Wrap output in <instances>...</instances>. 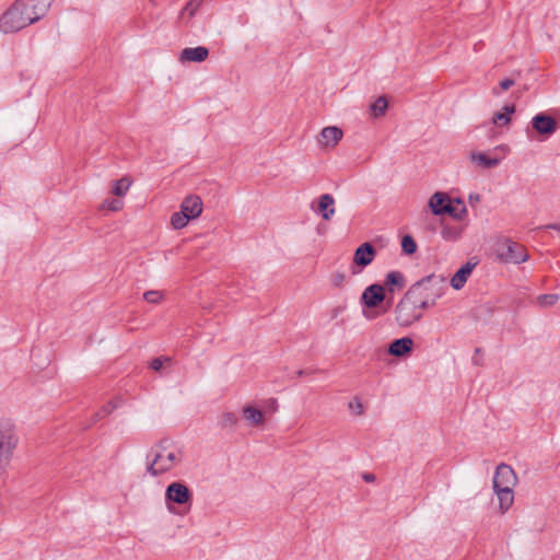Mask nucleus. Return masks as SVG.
<instances>
[{"label": "nucleus", "mask_w": 560, "mask_h": 560, "mask_svg": "<svg viewBox=\"0 0 560 560\" xmlns=\"http://www.w3.org/2000/svg\"><path fill=\"white\" fill-rule=\"evenodd\" d=\"M363 479L366 481V482H373L375 480V476L373 474H364L363 475Z\"/></svg>", "instance_id": "nucleus-40"}, {"label": "nucleus", "mask_w": 560, "mask_h": 560, "mask_svg": "<svg viewBox=\"0 0 560 560\" xmlns=\"http://www.w3.org/2000/svg\"><path fill=\"white\" fill-rule=\"evenodd\" d=\"M209 56L208 48L203 46L198 47H188L182 50L180 60L182 61H192V62H202Z\"/></svg>", "instance_id": "nucleus-15"}, {"label": "nucleus", "mask_w": 560, "mask_h": 560, "mask_svg": "<svg viewBox=\"0 0 560 560\" xmlns=\"http://www.w3.org/2000/svg\"><path fill=\"white\" fill-rule=\"evenodd\" d=\"M446 289V278L443 275L435 273L423 277L409 288V290H415L416 296L421 293L431 296V294H435L434 290H436L439 299L444 295Z\"/></svg>", "instance_id": "nucleus-4"}, {"label": "nucleus", "mask_w": 560, "mask_h": 560, "mask_svg": "<svg viewBox=\"0 0 560 560\" xmlns=\"http://www.w3.org/2000/svg\"><path fill=\"white\" fill-rule=\"evenodd\" d=\"M152 2H154L155 0H151Z\"/></svg>", "instance_id": "nucleus-46"}, {"label": "nucleus", "mask_w": 560, "mask_h": 560, "mask_svg": "<svg viewBox=\"0 0 560 560\" xmlns=\"http://www.w3.org/2000/svg\"><path fill=\"white\" fill-rule=\"evenodd\" d=\"M435 294H431V296H427L421 294L417 295V306L418 310L422 313L423 310H428L430 307H433L439 300V292L434 290Z\"/></svg>", "instance_id": "nucleus-23"}, {"label": "nucleus", "mask_w": 560, "mask_h": 560, "mask_svg": "<svg viewBox=\"0 0 560 560\" xmlns=\"http://www.w3.org/2000/svg\"><path fill=\"white\" fill-rule=\"evenodd\" d=\"M533 128L542 136H551L557 131L558 125L556 119L545 113L535 115L532 119Z\"/></svg>", "instance_id": "nucleus-9"}, {"label": "nucleus", "mask_w": 560, "mask_h": 560, "mask_svg": "<svg viewBox=\"0 0 560 560\" xmlns=\"http://www.w3.org/2000/svg\"><path fill=\"white\" fill-rule=\"evenodd\" d=\"M375 255H376V250L371 243L365 242V243L361 244L355 249L354 255H353V264L355 266L360 267V269L358 271L352 270V273H358L363 268L369 266L373 261Z\"/></svg>", "instance_id": "nucleus-8"}, {"label": "nucleus", "mask_w": 560, "mask_h": 560, "mask_svg": "<svg viewBox=\"0 0 560 560\" xmlns=\"http://www.w3.org/2000/svg\"><path fill=\"white\" fill-rule=\"evenodd\" d=\"M462 228L445 225L442 228L441 235L445 241H456L462 235Z\"/></svg>", "instance_id": "nucleus-26"}, {"label": "nucleus", "mask_w": 560, "mask_h": 560, "mask_svg": "<svg viewBox=\"0 0 560 560\" xmlns=\"http://www.w3.org/2000/svg\"><path fill=\"white\" fill-rule=\"evenodd\" d=\"M23 1H14V3L0 16V31L2 33H15L36 22L37 16L32 19L22 16L20 5Z\"/></svg>", "instance_id": "nucleus-3"}, {"label": "nucleus", "mask_w": 560, "mask_h": 560, "mask_svg": "<svg viewBox=\"0 0 560 560\" xmlns=\"http://www.w3.org/2000/svg\"><path fill=\"white\" fill-rule=\"evenodd\" d=\"M387 107H388L387 100L384 96H380L370 106L371 115L374 118L382 117L385 115Z\"/></svg>", "instance_id": "nucleus-24"}, {"label": "nucleus", "mask_w": 560, "mask_h": 560, "mask_svg": "<svg viewBox=\"0 0 560 560\" xmlns=\"http://www.w3.org/2000/svg\"><path fill=\"white\" fill-rule=\"evenodd\" d=\"M502 513L506 512L514 502L513 489H494Z\"/></svg>", "instance_id": "nucleus-20"}, {"label": "nucleus", "mask_w": 560, "mask_h": 560, "mask_svg": "<svg viewBox=\"0 0 560 560\" xmlns=\"http://www.w3.org/2000/svg\"><path fill=\"white\" fill-rule=\"evenodd\" d=\"M171 362H172V359L170 357L161 355V357L154 358L151 361L150 368L155 372H160L165 364H170Z\"/></svg>", "instance_id": "nucleus-32"}, {"label": "nucleus", "mask_w": 560, "mask_h": 560, "mask_svg": "<svg viewBox=\"0 0 560 560\" xmlns=\"http://www.w3.org/2000/svg\"><path fill=\"white\" fill-rule=\"evenodd\" d=\"M478 261L474 259H469L465 265H463L452 277L451 279V285L455 290H460L465 283L467 282L469 276L471 275L472 270L477 266Z\"/></svg>", "instance_id": "nucleus-11"}, {"label": "nucleus", "mask_w": 560, "mask_h": 560, "mask_svg": "<svg viewBox=\"0 0 560 560\" xmlns=\"http://www.w3.org/2000/svg\"><path fill=\"white\" fill-rule=\"evenodd\" d=\"M345 280H346V276L343 273H337L334 277V284L336 287H341L343 284Z\"/></svg>", "instance_id": "nucleus-36"}, {"label": "nucleus", "mask_w": 560, "mask_h": 560, "mask_svg": "<svg viewBox=\"0 0 560 560\" xmlns=\"http://www.w3.org/2000/svg\"><path fill=\"white\" fill-rule=\"evenodd\" d=\"M498 257L504 262L521 264L528 260L526 248L510 238H504L498 245Z\"/></svg>", "instance_id": "nucleus-5"}, {"label": "nucleus", "mask_w": 560, "mask_h": 560, "mask_svg": "<svg viewBox=\"0 0 560 560\" xmlns=\"http://www.w3.org/2000/svg\"><path fill=\"white\" fill-rule=\"evenodd\" d=\"M417 306L415 290H408L395 307V320L399 327H410L422 318Z\"/></svg>", "instance_id": "nucleus-2"}, {"label": "nucleus", "mask_w": 560, "mask_h": 560, "mask_svg": "<svg viewBox=\"0 0 560 560\" xmlns=\"http://www.w3.org/2000/svg\"><path fill=\"white\" fill-rule=\"evenodd\" d=\"M238 422V419L234 412H224L219 420V425L223 429L235 427Z\"/></svg>", "instance_id": "nucleus-31"}, {"label": "nucleus", "mask_w": 560, "mask_h": 560, "mask_svg": "<svg viewBox=\"0 0 560 560\" xmlns=\"http://www.w3.org/2000/svg\"><path fill=\"white\" fill-rule=\"evenodd\" d=\"M446 209L450 210L445 211V214H450L452 218L456 220H462L465 213L467 212V209L460 199H455L450 205L447 203Z\"/></svg>", "instance_id": "nucleus-21"}, {"label": "nucleus", "mask_w": 560, "mask_h": 560, "mask_svg": "<svg viewBox=\"0 0 560 560\" xmlns=\"http://www.w3.org/2000/svg\"><path fill=\"white\" fill-rule=\"evenodd\" d=\"M504 113H495L492 117L493 124L508 125L511 121L510 115L515 112L514 105H505L503 107Z\"/></svg>", "instance_id": "nucleus-25"}, {"label": "nucleus", "mask_w": 560, "mask_h": 560, "mask_svg": "<svg viewBox=\"0 0 560 560\" xmlns=\"http://www.w3.org/2000/svg\"><path fill=\"white\" fill-rule=\"evenodd\" d=\"M469 201L470 202H479L480 201V196L479 195H469Z\"/></svg>", "instance_id": "nucleus-41"}, {"label": "nucleus", "mask_w": 560, "mask_h": 560, "mask_svg": "<svg viewBox=\"0 0 560 560\" xmlns=\"http://www.w3.org/2000/svg\"><path fill=\"white\" fill-rule=\"evenodd\" d=\"M539 229H551L560 233V222L557 223H549L544 226H540Z\"/></svg>", "instance_id": "nucleus-38"}, {"label": "nucleus", "mask_w": 560, "mask_h": 560, "mask_svg": "<svg viewBox=\"0 0 560 560\" xmlns=\"http://www.w3.org/2000/svg\"><path fill=\"white\" fill-rule=\"evenodd\" d=\"M342 130L336 126L323 128L319 143L325 147H335L342 138Z\"/></svg>", "instance_id": "nucleus-16"}, {"label": "nucleus", "mask_w": 560, "mask_h": 560, "mask_svg": "<svg viewBox=\"0 0 560 560\" xmlns=\"http://www.w3.org/2000/svg\"><path fill=\"white\" fill-rule=\"evenodd\" d=\"M243 415H244L245 420L253 427L260 425L265 420L264 412L254 406H249V405L244 406Z\"/></svg>", "instance_id": "nucleus-18"}, {"label": "nucleus", "mask_w": 560, "mask_h": 560, "mask_svg": "<svg viewBox=\"0 0 560 560\" xmlns=\"http://www.w3.org/2000/svg\"><path fill=\"white\" fill-rule=\"evenodd\" d=\"M401 249L406 255H412L417 250V243L411 235H405L401 240Z\"/></svg>", "instance_id": "nucleus-30"}, {"label": "nucleus", "mask_w": 560, "mask_h": 560, "mask_svg": "<svg viewBox=\"0 0 560 560\" xmlns=\"http://www.w3.org/2000/svg\"><path fill=\"white\" fill-rule=\"evenodd\" d=\"M203 1L205 0H190L182 10V14L188 13L189 16H194Z\"/></svg>", "instance_id": "nucleus-34"}, {"label": "nucleus", "mask_w": 560, "mask_h": 560, "mask_svg": "<svg viewBox=\"0 0 560 560\" xmlns=\"http://www.w3.org/2000/svg\"><path fill=\"white\" fill-rule=\"evenodd\" d=\"M385 284L389 291H394L393 287H397L398 289H402L405 285V277L399 271H390L386 276Z\"/></svg>", "instance_id": "nucleus-22"}, {"label": "nucleus", "mask_w": 560, "mask_h": 560, "mask_svg": "<svg viewBox=\"0 0 560 560\" xmlns=\"http://www.w3.org/2000/svg\"><path fill=\"white\" fill-rule=\"evenodd\" d=\"M472 162L477 163L482 168H492L500 164L501 160L499 158H489L487 154L482 152H474L470 155Z\"/></svg>", "instance_id": "nucleus-19"}, {"label": "nucleus", "mask_w": 560, "mask_h": 560, "mask_svg": "<svg viewBox=\"0 0 560 560\" xmlns=\"http://www.w3.org/2000/svg\"><path fill=\"white\" fill-rule=\"evenodd\" d=\"M355 409H359L358 413H361L362 412V405L360 402H358V405L355 406Z\"/></svg>", "instance_id": "nucleus-43"}, {"label": "nucleus", "mask_w": 560, "mask_h": 560, "mask_svg": "<svg viewBox=\"0 0 560 560\" xmlns=\"http://www.w3.org/2000/svg\"><path fill=\"white\" fill-rule=\"evenodd\" d=\"M475 353H476V354L481 353V349L477 348V349L475 350Z\"/></svg>", "instance_id": "nucleus-45"}, {"label": "nucleus", "mask_w": 560, "mask_h": 560, "mask_svg": "<svg viewBox=\"0 0 560 560\" xmlns=\"http://www.w3.org/2000/svg\"><path fill=\"white\" fill-rule=\"evenodd\" d=\"M385 299L384 289L381 284L374 283L369 285L362 293L361 301L369 307L374 308L378 306Z\"/></svg>", "instance_id": "nucleus-10"}, {"label": "nucleus", "mask_w": 560, "mask_h": 560, "mask_svg": "<svg viewBox=\"0 0 560 560\" xmlns=\"http://www.w3.org/2000/svg\"><path fill=\"white\" fill-rule=\"evenodd\" d=\"M413 348V340L410 337H402L393 340L387 348V352L396 358L409 354Z\"/></svg>", "instance_id": "nucleus-12"}, {"label": "nucleus", "mask_w": 560, "mask_h": 560, "mask_svg": "<svg viewBox=\"0 0 560 560\" xmlns=\"http://www.w3.org/2000/svg\"><path fill=\"white\" fill-rule=\"evenodd\" d=\"M179 462L180 456L178 452L166 451L162 446L152 447L147 454L145 471L156 477L171 470Z\"/></svg>", "instance_id": "nucleus-1"}, {"label": "nucleus", "mask_w": 560, "mask_h": 560, "mask_svg": "<svg viewBox=\"0 0 560 560\" xmlns=\"http://www.w3.org/2000/svg\"><path fill=\"white\" fill-rule=\"evenodd\" d=\"M334 205L335 199L330 194H324L319 197L317 212L320 213L324 220L329 221L334 217L336 212Z\"/></svg>", "instance_id": "nucleus-17"}, {"label": "nucleus", "mask_w": 560, "mask_h": 560, "mask_svg": "<svg viewBox=\"0 0 560 560\" xmlns=\"http://www.w3.org/2000/svg\"><path fill=\"white\" fill-rule=\"evenodd\" d=\"M180 210L189 217V219L198 218L202 212V201L200 197L190 195L186 197L182 205Z\"/></svg>", "instance_id": "nucleus-13"}, {"label": "nucleus", "mask_w": 560, "mask_h": 560, "mask_svg": "<svg viewBox=\"0 0 560 560\" xmlns=\"http://www.w3.org/2000/svg\"><path fill=\"white\" fill-rule=\"evenodd\" d=\"M355 409H359L358 413H361L362 412V405L360 402H358V405L355 406Z\"/></svg>", "instance_id": "nucleus-44"}, {"label": "nucleus", "mask_w": 560, "mask_h": 560, "mask_svg": "<svg viewBox=\"0 0 560 560\" xmlns=\"http://www.w3.org/2000/svg\"><path fill=\"white\" fill-rule=\"evenodd\" d=\"M131 182L127 177H122L119 180H115L113 183L112 191L116 196H124L128 191Z\"/></svg>", "instance_id": "nucleus-27"}, {"label": "nucleus", "mask_w": 560, "mask_h": 560, "mask_svg": "<svg viewBox=\"0 0 560 560\" xmlns=\"http://www.w3.org/2000/svg\"><path fill=\"white\" fill-rule=\"evenodd\" d=\"M163 298V293L158 290H150L143 293V299L148 303L156 304L159 303Z\"/></svg>", "instance_id": "nucleus-33"}, {"label": "nucleus", "mask_w": 560, "mask_h": 560, "mask_svg": "<svg viewBox=\"0 0 560 560\" xmlns=\"http://www.w3.org/2000/svg\"><path fill=\"white\" fill-rule=\"evenodd\" d=\"M117 408V406L113 402V401H109L107 402L106 405H104L96 413H95V419L94 421H97L98 419H102V418H105L106 416H108L109 413H112L115 409Z\"/></svg>", "instance_id": "nucleus-35"}, {"label": "nucleus", "mask_w": 560, "mask_h": 560, "mask_svg": "<svg viewBox=\"0 0 560 560\" xmlns=\"http://www.w3.org/2000/svg\"><path fill=\"white\" fill-rule=\"evenodd\" d=\"M307 374L306 370H299L295 372L296 377H302Z\"/></svg>", "instance_id": "nucleus-42"}, {"label": "nucleus", "mask_w": 560, "mask_h": 560, "mask_svg": "<svg viewBox=\"0 0 560 560\" xmlns=\"http://www.w3.org/2000/svg\"><path fill=\"white\" fill-rule=\"evenodd\" d=\"M517 477L511 466L500 464L493 477V489H513L516 485Z\"/></svg>", "instance_id": "nucleus-7"}, {"label": "nucleus", "mask_w": 560, "mask_h": 560, "mask_svg": "<svg viewBox=\"0 0 560 560\" xmlns=\"http://www.w3.org/2000/svg\"><path fill=\"white\" fill-rule=\"evenodd\" d=\"M451 202L452 200L450 199L447 194L438 191L431 196L429 200V208L431 209L434 215H441L445 214V211L450 210L446 209V207L447 203L450 205Z\"/></svg>", "instance_id": "nucleus-14"}, {"label": "nucleus", "mask_w": 560, "mask_h": 560, "mask_svg": "<svg viewBox=\"0 0 560 560\" xmlns=\"http://www.w3.org/2000/svg\"><path fill=\"white\" fill-rule=\"evenodd\" d=\"M189 220V217L180 210L172 214L171 224L175 230H179L186 226Z\"/></svg>", "instance_id": "nucleus-28"}, {"label": "nucleus", "mask_w": 560, "mask_h": 560, "mask_svg": "<svg viewBox=\"0 0 560 560\" xmlns=\"http://www.w3.org/2000/svg\"><path fill=\"white\" fill-rule=\"evenodd\" d=\"M120 206H121V203H120V201H118V200H113V201H110V202L108 203V208H109L110 210H113V211H116V210L120 209Z\"/></svg>", "instance_id": "nucleus-39"}, {"label": "nucleus", "mask_w": 560, "mask_h": 560, "mask_svg": "<svg viewBox=\"0 0 560 560\" xmlns=\"http://www.w3.org/2000/svg\"><path fill=\"white\" fill-rule=\"evenodd\" d=\"M560 296L556 293L540 294L537 296V303L540 307H549L559 301Z\"/></svg>", "instance_id": "nucleus-29"}, {"label": "nucleus", "mask_w": 560, "mask_h": 560, "mask_svg": "<svg viewBox=\"0 0 560 560\" xmlns=\"http://www.w3.org/2000/svg\"><path fill=\"white\" fill-rule=\"evenodd\" d=\"M191 498L192 493L184 482L174 481L166 487L165 502L170 511L172 510L170 503L183 505L190 502Z\"/></svg>", "instance_id": "nucleus-6"}, {"label": "nucleus", "mask_w": 560, "mask_h": 560, "mask_svg": "<svg viewBox=\"0 0 560 560\" xmlns=\"http://www.w3.org/2000/svg\"><path fill=\"white\" fill-rule=\"evenodd\" d=\"M513 85H514V80H512V79H504L500 82V88L502 90H509Z\"/></svg>", "instance_id": "nucleus-37"}]
</instances>
